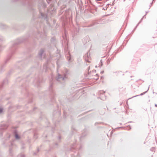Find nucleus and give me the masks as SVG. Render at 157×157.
Wrapping results in <instances>:
<instances>
[{"label":"nucleus","instance_id":"obj_23","mask_svg":"<svg viewBox=\"0 0 157 157\" xmlns=\"http://www.w3.org/2000/svg\"><path fill=\"white\" fill-rule=\"evenodd\" d=\"M103 9H104V10H105V8H104H104H103Z\"/></svg>","mask_w":157,"mask_h":157},{"label":"nucleus","instance_id":"obj_17","mask_svg":"<svg viewBox=\"0 0 157 157\" xmlns=\"http://www.w3.org/2000/svg\"><path fill=\"white\" fill-rule=\"evenodd\" d=\"M41 15L42 16H43V13H41Z\"/></svg>","mask_w":157,"mask_h":157},{"label":"nucleus","instance_id":"obj_22","mask_svg":"<svg viewBox=\"0 0 157 157\" xmlns=\"http://www.w3.org/2000/svg\"><path fill=\"white\" fill-rule=\"evenodd\" d=\"M59 139H60V136L59 137Z\"/></svg>","mask_w":157,"mask_h":157},{"label":"nucleus","instance_id":"obj_5","mask_svg":"<svg viewBox=\"0 0 157 157\" xmlns=\"http://www.w3.org/2000/svg\"><path fill=\"white\" fill-rule=\"evenodd\" d=\"M84 58L85 59L86 62H90V54H89L88 53L86 54L84 56Z\"/></svg>","mask_w":157,"mask_h":157},{"label":"nucleus","instance_id":"obj_2","mask_svg":"<svg viewBox=\"0 0 157 157\" xmlns=\"http://www.w3.org/2000/svg\"><path fill=\"white\" fill-rule=\"evenodd\" d=\"M56 62L57 65V74L58 76L56 78V80L59 82H61L62 83H64L65 79L66 78V75L67 73V70H66L65 72H63L62 73L60 74L59 73H58V69L59 68V65L58 61H56Z\"/></svg>","mask_w":157,"mask_h":157},{"label":"nucleus","instance_id":"obj_24","mask_svg":"<svg viewBox=\"0 0 157 157\" xmlns=\"http://www.w3.org/2000/svg\"><path fill=\"white\" fill-rule=\"evenodd\" d=\"M103 93H104V91H102Z\"/></svg>","mask_w":157,"mask_h":157},{"label":"nucleus","instance_id":"obj_1","mask_svg":"<svg viewBox=\"0 0 157 157\" xmlns=\"http://www.w3.org/2000/svg\"><path fill=\"white\" fill-rule=\"evenodd\" d=\"M60 56V54H58L56 56V58H55L54 56L52 57H51L50 58L47 60V62L44 65L43 67V71L46 72L48 68H50V69H52V67H50L51 65L52 67H54V66L53 62H52V60L58 58Z\"/></svg>","mask_w":157,"mask_h":157},{"label":"nucleus","instance_id":"obj_4","mask_svg":"<svg viewBox=\"0 0 157 157\" xmlns=\"http://www.w3.org/2000/svg\"><path fill=\"white\" fill-rule=\"evenodd\" d=\"M65 51L66 54V56L67 57L68 61L69 62H70L71 59V57L70 56L71 55L69 53V52L68 51L67 48H65Z\"/></svg>","mask_w":157,"mask_h":157},{"label":"nucleus","instance_id":"obj_11","mask_svg":"<svg viewBox=\"0 0 157 157\" xmlns=\"http://www.w3.org/2000/svg\"><path fill=\"white\" fill-rule=\"evenodd\" d=\"M15 138L17 139H19L20 138V137L16 133H15Z\"/></svg>","mask_w":157,"mask_h":157},{"label":"nucleus","instance_id":"obj_3","mask_svg":"<svg viewBox=\"0 0 157 157\" xmlns=\"http://www.w3.org/2000/svg\"><path fill=\"white\" fill-rule=\"evenodd\" d=\"M54 78V76L53 75H52L51 76V78L50 79V86H49V90L51 92V96L53 95L54 94V92L51 89V88L52 86L53 82H52L53 78Z\"/></svg>","mask_w":157,"mask_h":157},{"label":"nucleus","instance_id":"obj_12","mask_svg":"<svg viewBox=\"0 0 157 157\" xmlns=\"http://www.w3.org/2000/svg\"><path fill=\"white\" fill-rule=\"evenodd\" d=\"M41 37H42L44 36L45 35L44 33H41V34H39Z\"/></svg>","mask_w":157,"mask_h":157},{"label":"nucleus","instance_id":"obj_8","mask_svg":"<svg viewBox=\"0 0 157 157\" xmlns=\"http://www.w3.org/2000/svg\"><path fill=\"white\" fill-rule=\"evenodd\" d=\"M81 148V146L80 145H78L76 147H75L74 145L71 147V150L73 151V150L75 149H80Z\"/></svg>","mask_w":157,"mask_h":157},{"label":"nucleus","instance_id":"obj_15","mask_svg":"<svg viewBox=\"0 0 157 157\" xmlns=\"http://www.w3.org/2000/svg\"><path fill=\"white\" fill-rule=\"evenodd\" d=\"M100 62H101V66H102V64H102V60H101Z\"/></svg>","mask_w":157,"mask_h":157},{"label":"nucleus","instance_id":"obj_13","mask_svg":"<svg viewBox=\"0 0 157 157\" xmlns=\"http://www.w3.org/2000/svg\"><path fill=\"white\" fill-rule=\"evenodd\" d=\"M3 112V109L2 108H0V113H1Z\"/></svg>","mask_w":157,"mask_h":157},{"label":"nucleus","instance_id":"obj_9","mask_svg":"<svg viewBox=\"0 0 157 157\" xmlns=\"http://www.w3.org/2000/svg\"><path fill=\"white\" fill-rule=\"evenodd\" d=\"M71 157H80L79 154L78 153H75L74 155H71Z\"/></svg>","mask_w":157,"mask_h":157},{"label":"nucleus","instance_id":"obj_19","mask_svg":"<svg viewBox=\"0 0 157 157\" xmlns=\"http://www.w3.org/2000/svg\"><path fill=\"white\" fill-rule=\"evenodd\" d=\"M101 73H103V71H101Z\"/></svg>","mask_w":157,"mask_h":157},{"label":"nucleus","instance_id":"obj_18","mask_svg":"<svg viewBox=\"0 0 157 157\" xmlns=\"http://www.w3.org/2000/svg\"><path fill=\"white\" fill-rule=\"evenodd\" d=\"M23 42V41H19V43H21V42Z\"/></svg>","mask_w":157,"mask_h":157},{"label":"nucleus","instance_id":"obj_14","mask_svg":"<svg viewBox=\"0 0 157 157\" xmlns=\"http://www.w3.org/2000/svg\"><path fill=\"white\" fill-rule=\"evenodd\" d=\"M36 81H37V82L36 83V86H38V85H38V84H39V81H37V80H36Z\"/></svg>","mask_w":157,"mask_h":157},{"label":"nucleus","instance_id":"obj_16","mask_svg":"<svg viewBox=\"0 0 157 157\" xmlns=\"http://www.w3.org/2000/svg\"><path fill=\"white\" fill-rule=\"evenodd\" d=\"M106 98H101V99L102 100H104Z\"/></svg>","mask_w":157,"mask_h":157},{"label":"nucleus","instance_id":"obj_7","mask_svg":"<svg viewBox=\"0 0 157 157\" xmlns=\"http://www.w3.org/2000/svg\"><path fill=\"white\" fill-rule=\"evenodd\" d=\"M7 126L4 124H2L0 127V133L2 132V130H4L7 128Z\"/></svg>","mask_w":157,"mask_h":157},{"label":"nucleus","instance_id":"obj_6","mask_svg":"<svg viewBox=\"0 0 157 157\" xmlns=\"http://www.w3.org/2000/svg\"><path fill=\"white\" fill-rule=\"evenodd\" d=\"M44 50L43 49H41L39 53L38 57L40 58H41L42 57V56H43L44 58H45V55L44 54Z\"/></svg>","mask_w":157,"mask_h":157},{"label":"nucleus","instance_id":"obj_21","mask_svg":"<svg viewBox=\"0 0 157 157\" xmlns=\"http://www.w3.org/2000/svg\"><path fill=\"white\" fill-rule=\"evenodd\" d=\"M79 92H82V90H80L79 91Z\"/></svg>","mask_w":157,"mask_h":157},{"label":"nucleus","instance_id":"obj_25","mask_svg":"<svg viewBox=\"0 0 157 157\" xmlns=\"http://www.w3.org/2000/svg\"><path fill=\"white\" fill-rule=\"evenodd\" d=\"M154 0H153V1Z\"/></svg>","mask_w":157,"mask_h":157},{"label":"nucleus","instance_id":"obj_10","mask_svg":"<svg viewBox=\"0 0 157 157\" xmlns=\"http://www.w3.org/2000/svg\"><path fill=\"white\" fill-rule=\"evenodd\" d=\"M148 90H149V88L147 90V91H145V92H143V93H141V94H140L139 95H141H141H142L144 94H145L147 92V91ZM139 96V95H136V96H135L133 97H137V96Z\"/></svg>","mask_w":157,"mask_h":157},{"label":"nucleus","instance_id":"obj_20","mask_svg":"<svg viewBox=\"0 0 157 157\" xmlns=\"http://www.w3.org/2000/svg\"><path fill=\"white\" fill-rule=\"evenodd\" d=\"M155 106L156 107H157V105L155 104Z\"/></svg>","mask_w":157,"mask_h":157}]
</instances>
